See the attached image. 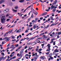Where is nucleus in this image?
I'll return each instance as SVG.
<instances>
[{
    "label": "nucleus",
    "instance_id": "1",
    "mask_svg": "<svg viewBox=\"0 0 61 61\" xmlns=\"http://www.w3.org/2000/svg\"><path fill=\"white\" fill-rule=\"evenodd\" d=\"M1 23H5V15L2 16L1 18Z\"/></svg>",
    "mask_w": 61,
    "mask_h": 61
},
{
    "label": "nucleus",
    "instance_id": "2",
    "mask_svg": "<svg viewBox=\"0 0 61 61\" xmlns=\"http://www.w3.org/2000/svg\"><path fill=\"white\" fill-rule=\"evenodd\" d=\"M57 2V0H56L55 1H54V3L52 4V5L51 6V8L52 9H53L54 8L56 9V8H57V7H55L54 6V5L56 4V3Z\"/></svg>",
    "mask_w": 61,
    "mask_h": 61
},
{
    "label": "nucleus",
    "instance_id": "3",
    "mask_svg": "<svg viewBox=\"0 0 61 61\" xmlns=\"http://www.w3.org/2000/svg\"><path fill=\"white\" fill-rule=\"evenodd\" d=\"M47 46H48V49H47L46 51H49L50 50V47L51 46H50V44H48L47 45Z\"/></svg>",
    "mask_w": 61,
    "mask_h": 61
},
{
    "label": "nucleus",
    "instance_id": "4",
    "mask_svg": "<svg viewBox=\"0 0 61 61\" xmlns=\"http://www.w3.org/2000/svg\"><path fill=\"white\" fill-rule=\"evenodd\" d=\"M38 36V35H37V36H35L34 37H32L30 39V40L29 41H28V42H29V41H30L31 40H32L33 39H34L36 38V37H37Z\"/></svg>",
    "mask_w": 61,
    "mask_h": 61
},
{
    "label": "nucleus",
    "instance_id": "5",
    "mask_svg": "<svg viewBox=\"0 0 61 61\" xmlns=\"http://www.w3.org/2000/svg\"><path fill=\"white\" fill-rule=\"evenodd\" d=\"M24 51V50H22L21 51H20V56H22L23 54H22L23 53V52Z\"/></svg>",
    "mask_w": 61,
    "mask_h": 61
},
{
    "label": "nucleus",
    "instance_id": "6",
    "mask_svg": "<svg viewBox=\"0 0 61 61\" xmlns=\"http://www.w3.org/2000/svg\"><path fill=\"white\" fill-rule=\"evenodd\" d=\"M20 32H21V29H20L19 30H18L16 31V33H20Z\"/></svg>",
    "mask_w": 61,
    "mask_h": 61
},
{
    "label": "nucleus",
    "instance_id": "7",
    "mask_svg": "<svg viewBox=\"0 0 61 61\" xmlns=\"http://www.w3.org/2000/svg\"><path fill=\"white\" fill-rule=\"evenodd\" d=\"M12 10L13 11V12H17V10H15L14 9V8H12Z\"/></svg>",
    "mask_w": 61,
    "mask_h": 61
},
{
    "label": "nucleus",
    "instance_id": "8",
    "mask_svg": "<svg viewBox=\"0 0 61 61\" xmlns=\"http://www.w3.org/2000/svg\"><path fill=\"white\" fill-rule=\"evenodd\" d=\"M11 37H12V39H14L15 38V37L13 35H12L10 37V38Z\"/></svg>",
    "mask_w": 61,
    "mask_h": 61
},
{
    "label": "nucleus",
    "instance_id": "9",
    "mask_svg": "<svg viewBox=\"0 0 61 61\" xmlns=\"http://www.w3.org/2000/svg\"><path fill=\"white\" fill-rule=\"evenodd\" d=\"M5 2V0H0V4H1L2 3H4Z\"/></svg>",
    "mask_w": 61,
    "mask_h": 61
},
{
    "label": "nucleus",
    "instance_id": "10",
    "mask_svg": "<svg viewBox=\"0 0 61 61\" xmlns=\"http://www.w3.org/2000/svg\"><path fill=\"white\" fill-rule=\"evenodd\" d=\"M4 57L2 56L1 57H0V61H1L2 60V59H3V58Z\"/></svg>",
    "mask_w": 61,
    "mask_h": 61
},
{
    "label": "nucleus",
    "instance_id": "11",
    "mask_svg": "<svg viewBox=\"0 0 61 61\" xmlns=\"http://www.w3.org/2000/svg\"><path fill=\"white\" fill-rule=\"evenodd\" d=\"M37 25L36 24L35 25H33V28H34V29H36V26Z\"/></svg>",
    "mask_w": 61,
    "mask_h": 61
},
{
    "label": "nucleus",
    "instance_id": "12",
    "mask_svg": "<svg viewBox=\"0 0 61 61\" xmlns=\"http://www.w3.org/2000/svg\"><path fill=\"white\" fill-rule=\"evenodd\" d=\"M24 1V0H21L19 1V2L20 3H23Z\"/></svg>",
    "mask_w": 61,
    "mask_h": 61
},
{
    "label": "nucleus",
    "instance_id": "13",
    "mask_svg": "<svg viewBox=\"0 0 61 61\" xmlns=\"http://www.w3.org/2000/svg\"><path fill=\"white\" fill-rule=\"evenodd\" d=\"M54 52H59V51L57 50V49H56L55 50Z\"/></svg>",
    "mask_w": 61,
    "mask_h": 61
},
{
    "label": "nucleus",
    "instance_id": "14",
    "mask_svg": "<svg viewBox=\"0 0 61 61\" xmlns=\"http://www.w3.org/2000/svg\"><path fill=\"white\" fill-rule=\"evenodd\" d=\"M38 19V18H36L35 20V22H36H36L37 21V20H38V19Z\"/></svg>",
    "mask_w": 61,
    "mask_h": 61
},
{
    "label": "nucleus",
    "instance_id": "15",
    "mask_svg": "<svg viewBox=\"0 0 61 61\" xmlns=\"http://www.w3.org/2000/svg\"><path fill=\"white\" fill-rule=\"evenodd\" d=\"M47 14V13L46 12V13H45L43 14L42 15V16H43L44 15H46V14Z\"/></svg>",
    "mask_w": 61,
    "mask_h": 61
},
{
    "label": "nucleus",
    "instance_id": "16",
    "mask_svg": "<svg viewBox=\"0 0 61 61\" xmlns=\"http://www.w3.org/2000/svg\"><path fill=\"white\" fill-rule=\"evenodd\" d=\"M40 58V59H42V60H44V58L42 56Z\"/></svg>",
    "mask_w": 61,
    "mask_h": 61
},
{
    "label": "nucleus",
    "instance_id": "17",
    "mask_svg": "<svg viewBox=\"0 0 61 61\" xmlns=\"http://www.w3.org/2000/svg\"><path fill=\"white\" fill-rule=\"evenodd\" d=\"M50 51H49L48 52L46 53V55H48V54H49V53H50Z\"/></svg>",
    "mask_w": 61,
    "mask_h": 61
},
{
    "label": "nucleus",
    "instance_id": "18",
    "mask_svg": "<svg viewBox=\"0 0 61 61\" xmlns=\"http://www.w3.org/2000/svg\"><path fill=\"white\" fill-rule=\"evenodd\" d=\"M32 48H33V47H31V48H29L28 49V51H29L30 50H31V49H32Z\"/></svg>",
    "mask_w": 61,
    "mask_h": 61
},
{
    "label": "nucleus",
    "instance_id": "19",
    "mask_svg": "<svg viewBox=\"0 0 61 61\" xmlns=\"http://www.w3.org/2000/svg\"><path fill=\"white\" fill-rule=\"evenodd\" d=\"M22 47V46H19V48H18V49L19 50L20 49H21Z\"/></svg>",
    "mask_w": 61,
    "mask_h": 61
},
{
    "label": "nucleus",
    "instance_id": "20",
    "mask_svg": "<svg viewBox=\"0 0 61 61\" xmlns=\"http://www.w3.org/2000/svg\"><path fill=\"white\" fill-rule=\"evenodd\" d=\"M50 25H48L45 28H48V27H49V26Z\"/></svg>",
    "mask_w": 61,
    "mask_h": 61
},
{
    "label": "nucleus",
    "instance_id": "21",
    "mask_svg": "<svg viewBox=\"0 0 61 61\" xmlns=\"http://www.w3.org/2000/svg\"><path fill=\"white\" fill-rule=\"evenodd\" d=\"M42 49H39V51H38V52H40V51H42Z\"/></svg>",
    "mask_w": 61,
    "mask_h": 61
},
{
    "label": "nucleus",
    "instance_id": "22",
    "mask_svg": "<svg viewBox=\"0 0 61 61\" xmlns=\"http://www.w3.org/2000/svg\"><path fill=\"white\" fill-rule=\"evenodd\" d=\"M5 10L7 12L9 11V9H6Z\"/></svg>",
    "mask_w": 61,
    "mask_h": 61
},
{
    "label": "nucleus",
    "instance_id": "23",
    "mask_svg": "<svg viewBox=\"0 0 61 61\" xmlns=\"http://www.w3.org/2000/svg\"><path fill=\"white\" fill-rule=\"evenodd\" d=\"M7 38H7L6 37L3 39V40H5V39H7Z\"/></svg>",
    "mask_w": 61,
    "mask_h": 61
},
{
    "label": "nucleus",
    "instance_id": "24",
    "mask_svg": "<svg viewBox=\"0 0 61 61\" xmlns=\"http://www.w3.org/2000/svg\"><path fill=\"white\" fill-rule=\"evenodd\" d=\"M32 23H36L35 22V20H32Z\"/></svg>",
    "mask_w": 61,
    "mask_h": 61
},
{
    "label": "nucleus",
    "instance_id": "25",
    "mask_svg": "<svg viewBox=\"0 0 61 61\" xmlns=\"http://www.w3.org/2000/svg\"><path fill=\"white\" fill-rule=\"evenodd\" d=\"M15 26V24H14L13 25H12L11 26V27L10 28H12V27H14Z\"/></svg>",
    "mask_w": 61,
    "mask_h": 61
},
{
    "label": "nucleus",
    "instance_id": "26",
    "mask_svg": "<svg viewBox=\"0 0 61 61\" xmlns=\"http://www.w3.org/2000/svg\"><path fill=\"white\" fill-rule=\"evenodd\" d=\"M56 10V9H54L52 11H53V12H55Z\"/></svg>",
    "mask_w": 61,
    "mask_h": 61
},
{
    "label": "nucleus",
    "instance_id": "27",
    "mask_svg": "<svg viewBox=\"0 0 61 61\" xmlns=\"http://www.w3.org/2000/svg\"><path fill=\"white\" fill-rule=\"evenodd\" d=\"M14 45H12L11 46L10 48H13L14 47Z\"/></svg>",
    "mask_w": 61,
    "mask_h": 61
},
{
    "label": "nucleus",
    "instance_id": "28",
    "mask_svg": "<svg viewBox=\"0 0 61 61\" xmlns=\"http://www.w3.org/2000/svg\"><path fill=\"white\" fill-rule=\"evenodd\" d=\"M57 33H58V35H60V34H61V32H57Z\"/></svg>",
    "mask_w": 61,
    "mask_h": 61
},
{
    "label": "nucleus",
    "instance_id": "29",
    "mask_svg": "<svg viewBox=\"0 0 61 61\" xmlns=\"http://www.w3.org/2000/svg\"><path fill=\"white\" fill-rule=\"evenodd\" d=\"M29 29H30V28L29 27L27 28V30H28V31L29 30Z\"/></svg>",
    "mask_w": 61,
    "mask_h": 61
},
{
    "label": "nucleus",
    "instance_id": "30",
    "mask_svg": "<svg viewBox=\"0 0 61 61\" xmlns=\"http://www.w3.org/2000/svg\"><path fill=\"white\" fill-rule=\"evenodd\" d=\"M55 25L54 24V23H53L51 25V26H53L54 25Z\"/></svg>",
    "mask_w": 61,
    "mask_h": 61
},
{
    "label": "nucleus",
    "instance_id": "31",
    "mask_svg": "<svg viewBox=\"0 0 61 61\" xmlns=\"http://www.w3.org/2000/svg\"><path fill=\"white\" fill-rule=\"evenodd\" d=\"M27 8H26V9H25L24 11L23 12V13H25V11H26V10H27Z\"/></svg>",
    "mask_w": 61,
    "mask_h": 61
},
{
    "label": "nucleus",
    "instance_id": "32",
    "mask_svg": "<svg viewBox=\"0 0 61 61\" xmlns=\"http://www.w3.org/2000/svg\"><path fill=\"white\" fill-rule=\"evenodd\" d=\"M14 8L15 9H17V8H18V6H16Z\"/></svg>",
    "mask_w": 61,
    "mask_h": 61
},
{
    "label": "nucleus",
    "instance_id": "33",
    "mask_svg": "<svg viewBox=\"0 0 61 61\" xmlns=\"http://www.w3.org/2000/svg\"><path fill=\"white\" fill-rule=\"evenodd\" d=\"M27 44H28L29 45H30V44H31V42H29V43H28L27 42Z\"/></svg>",
    "mask_w": 61,
    "mask_h": 61
},
{
    "label": "nucleus",
    "instance_id": "34",
    "mask_svg": "<svg viewBox=\"0 0 61 61\" xmlns=\"http://www.w3.org/2000/svg\"><path fill=\"white\" fill-rule=\"evenodd\" d=\"M31 17H30L29 18V19H28V21H29H29H30V20H31Z\"/></svg>",
    "mask_w": 61,
    "mask_h": 61
},
{
    "label": "nucleus",
    "instance_id": "35",
    "mask_svg": "<svg viewBox=\"0 0 61 61\" xmlns=\"http://www.w3.org/2000/svg\"><path fill=\"white\" fill-rule=\"evenodd\" d=\"M47 39V41H48V40H50V39L49 38H48L46 39Z\"/></svg>",
    "mask_w": 61,
    "mask_h": 61
},
{
    "label": "nucleus",
    "instance_id": "36",
    "mask_svg": "<svg viewBox=\"0 0 61 61\" xmlns=\"http://www.w3.org/2000/svg\"><path fill=\"white\" fill-rule=\"evenodd\" d=\"M56 43V41H54L53 42V45H56V43Z\"/></svg>",
    "mask_w": 61,
    "mask_h": 61
},
{
    "label": "nucleus",
    "instance_id": "37",
    "mask_svg": "<svg viewBox=\"0 0 61 61\" xmlns=\"http://www.w3.org/2000/svg\"><path fill=\"white\" fill-rule=\"evenodd\" d=\"M50 58H51V60L53 59V57H51V56H50Z\"/></svg>",
    "mask_w": 61,
    "mask_h": 61
},
{
    "label": "nucleus",
    "instance_id": "38",
    "mask_svg": "<svg viewBox=\"0 0 61 61\" xmlns=\"http://www.w3.org/2000/svg\"><path fill=\"white\" fill-rule=\"evenodd\" d=\"M37 43H40V41L38 40L37 41Z\"/></svg>",
    "mask_w": 61,
    "mask_h": 61
},
{
    "label": "nucleus",
    "instance_id": "39",
    "mask_svg": "<svg viewBox=\"0 0 61 61\" xmlns=\"http://www.w3.org/2000/svg\"><path fill=\"white\" fill-rule=\"evenodd\" d=\"M32 11H30L28 14V15H30V13H32Z\"/></svg>",
    "mask_w": 61,
    "mask_h": 61
},
{
    "label": "nucleus",
    "instance_id": "40",
    "mask_svg": "<svg viewBox=\"0 0 61 61\" xmlns=\"http://www.w3.org/2000/svg\"><path fill=\"white\" fill-rule=\"evenodd\" d=\"M25 40L24 39H21L20 41V42H21V41H24V40Z\"/></svg>",
    "mask_w": 61,
    "mask_h": 61
},
{
    "label": "nucleus",
    "instance_id": "41",
    "mask_svg": "<svg viewBox=\"0 0 61 61\" xmlns=\"http://www.w3.org/2000/svg\"><path fill=\"white\" fill-rule=\"evenodd\" d=\"M34 59H35V60H36L37 59V57H35L34 58Z\"/></svg>",
    "mask_w": 61,
    "mask_h": 61
},
{
    "label": "nucleus",
    "instance_id": "42",
    "mask_svg": "<svg viewBox=\"0 0 61 61\" xmlns=\"http://www.w3.org/2000/svg\"><path fill=\"white\" fill-rule=\"evenodd\" d=\"M15 46L16 47H17V46H18V44H16L15 45Z\"/></svg>",
    "mask_w": 61,
    "mask_h": 61
},
{
    "label": "nucleus",
    "instance_id": "43",
    "mask_svg": "<svg viewBox=\"0 0 61 61\" xmlns=\"http://www.w3.org/2000/svg\"><path fill=\"white\" fill-rule=\"evenodd\" d=\"M10 20V19H7L6 20V21L7 22H8V21H9V20Z\"/></svg>",
    "mask_w": 61,
    "mask_h": 61
},
{
    "label": "nucleus",
    "instance_id": "44",
    "mask_svg": "<svg viewBox=\"0 0 61 61\" xmlns=\"http://www.w3.org/2000/svg\"><path fill=\"white\" fill-rule=\"evenodd\" d=\"M33 26V25H29V27H31Z\"/></svg>",
    "mask_w": 61,
    "mask_h": 61
},
{
    "label": "nucleus",
    "instance_id": "45",
    "mask_svg": "<svg viewBox=\"0 0 61 61\" xmlns=\"http://www.w3.org/2000/svg\"><path fill=\"white\" fill-rule=\"evenodd\" d=\"M1 55H2L3 56H5V54H4V53L2 52V53H1Z\"/></svg>",
    "mask_w": 61,
    "mask_h": 61
},
{
    "label": "nucleus",
    "instance_id": "46",
    "mask_svg": "<svg viewBox=\"0 0 61 61\" xmlns=\"http://www.w3.org/2000/svg\"><path fill=\"white\" fill-rule=\"evenodd\" d=\"M31 6H29L27 8V9H28V8H30L31 7Z\"/></svg>",
    "mask_w": 61,
    "mask_h": 61
},
{
    "label": "nucleus",
    "instance_id": "47",
    "mask_svg": "<svg viewBox=\"0 0 61 61\" xmlns=\"http://www.w3.org/2000/svg\"><path fill=\"white\" fill-rule=\"evenodd\" d=\"M12 58H13V59H15V58H16V56H15L13 57Z\"/></svg>",
    "mask_w": 61,
    "mask_h": 61
},
{
    "label": "nucleus",
    "instance_id": "48",
    "mask_svg": "<svg viewBox=\"0 0 61 61\" xmlns=\"http://www.w3.org/2000/svg\"><path fill=\"white\" fill-rule=\"evenodd\" d=\"M36 57H37V58L38 57H39V55H36L35 56Z\"/></svg>",
    "mask_w": 61,
    "mask_h": 61
},
{
    "label": "nucleus",
    "instance_id": "49",
    "mask_svg": "<svg viewBox=\"0 0 61 61\" xmlns=\"http://www.w3.org/2000/svg\"><path fill=\"white\" fill-rule=\"evenodd\" d=\"M39 49L38 48H36V51H38V50H39Z\"/></svg>",
    "mask_w": 61,
    "mask_h": 61
},
{
    "label": "nucleus",
    "instance_id": "50",
    "mask_svg": "<svg viewBox=\"0 0 61 61\" xmlns=\"http://www.w3.org/2000/svg\"><path fill=\"white\" fill-rule=\"evenodd\" d=\"M9 41V39H7L6 40V41Z\"/></svg>",
    "mask_w": 61,
    "mask_h": 61
},
{
    "label": "nucleus",
    "instance_id": "51",
    "mask_svg": "<svg viewBox=\"0 0 61 61\" xmlns=\"http://www.w3.org/2000/svg\"><path fill=\"white\" fill-rule=\"evenodd\" d=\"M6 56H5V57L3 58V60H5V59H6Z\"/></svg>",
    "mask_w": 61,
    "mask_h": 61
},
{
    "label": "nucleus",
    "instance_id": "52",
    "mask_svg": "<svg viewBox=\"0 0 61 61\" xmlns=\"http://www.w3.org/2000/svg\"><path fill=\"white\" fill-rule=\"evenodd\" d=\"M42 42H41L40 43H44L45 42V41H42Z\"/></svg>",
    "mask_w": 61,
    "mask_h": 61
},
{
    "label": "nucleus",
    "instance_id": "53",
    "mask_svg": "<svg viewBox=\"0 0 61 61\" xmlns=\"http://www.w3.org/2000/svg\"><path fill=\"white\" fill-rule=\"evenodd\" d=\"M51 20H52V19H53V17H52V16L51 17Z\"/></svg>",
    "mask_w": 61,
    "mask_h": 61
},
{
    "label": "nucleus",
    "instance_id": "54",
    "mask_svg": "<svg viewBox=\"0 0 61 61\" xmlns=\"http://www.w3.org/2000/svg\"><path fill=\"white\" fill-rule=\"evenodd\" d=\"M4 44V41L2 42L1 45H3V44Z\"/></svg>",
    "mask_w": 61,
    "mask_h": 61
},
{
    "label": "nucleus",
    "instance_id": "55",
    "mask_svg": "<svg viewBox=\"0 0 61 61\" xmlns=\"http://www.w3.org/2000/svg\"><path fill=\"white\" fill-rule=\"evenodd\" d=\"M9 16V15H8V14H7L6 15V17H7V16Z\"/></svg>",
    "mask_w": 61,
    "mask_h": 61
},
{
    "label": "nucleus",
    "instance_id": "56",
    "mask_svg": "<svg viewBox=\"0 0 61 61\" xmlns=\"http://www.w3.org/2000/svg\"><path fill=\"white\" fill-rule=\"evenodd\" d=\"M37 14H38V13L37 12H36V13H35V15H37Z\"/></svg>",
    "mask_w": 61,
    "mask_h": 61
},
{
    "label": "nucleus",
    "instance_id": "57",
    "mask_svg": "<svg viewBox=\"0 0 61 61\" xmlns=\"http://www.w3.org/2000/svg\"><path fill=\"white\" fill-rule=\"evenodd\" d=\"M61 12V10H60L58 12V13H60V12Z\"/></svg>",
    "mask_w": 61,
    "mask_h": 61
},
{
    "label": "nucleus",
    "instance_id": "58",
    "mask_svg": "<svg viewBox=\"0 0 61 61\" xmlns=\"http://www.w3.org/2000/svg\"><path fill=\"white\" fill-rule=\"evenodd\" d=\"M40 20H42L43 19V17H41L40 18Z\"/></svg>",
    "mask_w": 61,
    "mask_h": 61
},
{
    "label": "nucleus",
    "instance_id": "59",
    "mask_svg": "<svg viewBox=\"0 0 61 61\" xmlns=\"http://www.w3.org/2000/svg\"><path fill=\"white\" fill-rule=\"evenodd\" d=\"M6 11H5V10L4 11V13H6Z\"/></svg>",
    "mask_w": 61,
    "mask_h": 61
},
{
    "label": "nucleus",
    "instance_id": "60",
    "mask_svg": "<svg viewBox=\"0 0 61 61\" xmlns=\"http://www.w3.org/2000/svg\"><path fill=\"white\" fill-rule=\"evenodd\" d=\"M27 46H26L24 48L25 49H26V48H27Z\"/></svg>",
    "mask_w": 61,
    "mask_h": 61
},
{
    "label": "nucleus",
    "instance_id": "61",
    "mask_svg": "<svg viewBox=\"0 0 61 61\" xmlns=\"http://www.w3.org/2000/svg\"><path fill=\"white\" fill-rule=\"evenodd\" d=\"M31 17L32 18H33V15L32 14L31 16Z\"/></svg>",
    "mask_w": 61,
    "mask_h": 61
},
{
    "label": "nucleus",
    "instance_id": "62",
    "mask_svg": "<svg viewBox=\"0 0 61 61\" xmlns=\"http://www.w3.org/2000/svg\"><path fill=\"white\" fill-rule=\"evenodd\" d=\"M27 32H28V30H26L25 31V33H27Z\"/></svg>",
    "mask_w": 61,
    "mask_h": 61
},
{
    "label": "nucleus",
    "instance_id": "63",
    "mask_svg": "<svg viewBox=\"0 0 61 61\" xmlns=\"http://www.w3.org/2000/svg\"><path fill=\"white\" fill-rule=\"evenodd\" d=\"M16 40V39H14V40H12V42H14V41H15Z\"/></svg>",
    "mask_w": 61,
    "mask_h": 61
},
{
    "label": "nucleus",
    "instance_id": "64",
    "mask_svg": "<svg viewBox=\"0 0 61 61\" xmlns=\"http://www.w3.org/2000/svg\"><path fill=\"white\" fill-rule=\"evenodd\" d=\"M45 34H47V31H46L45 32Z\"/></svg>",
    "mask_w": 61,
    "mask_h": 61
}]
</instances>
